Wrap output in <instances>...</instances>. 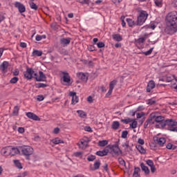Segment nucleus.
I'll return each mask as SVG.
<instances>
[{
    "label": "nucleus",
    "mask_w": 177,
    "mask_h": 177,
    "mask_svg": "<svg viewBox=\"0 0 177 177\" xmlns=\"http://www.w3.org/2000/svg\"><path fill=\"white\" fill-rule=\"evenodd\" d=\"M97 156L100 157H104V156H107L109 154V149H104L102 151H98L96 152Z\"/></svg>",
    "instance_id": "19"
},
{
    "label": "nucleus",
    "mask_w": 177,
    "mask_h": 177,
    "mask_svg": "<svg viewBox=\"0 0 177 177\" xmlns=\"http://www.w3.org/2000/svg\"><path fill=\"white\" fill-rule=\"evenodd\" d=\"M87 160L88 161H95V160H96V156L93 155L88 156Z\"/></svg>",
    "instance_id": "48"
},
{
    "label": "nucleus",
    "mask_w": 177,
    "mask_h": 177,
    "mask_svg": "<svg viewBox=\"0 0 177 177\" xmlns=\"http://www.w3.org/2000/svg\"><path fill=\"white\" fill-rule=\"evenodd\" d=\"M77 77H79L80 80H82V81H84V82H86L88 81V76L86 75V74L84 73H77Z\"/></svg>",
    "instance_id": "15"
},
{
    "label": "nucleus",
    "mask_w": 177,
    "mask_h": 177,
    "mask_svg": "<svg viewBox=\"0 0 177 177\" xmlns=\"http://www.w3.org/2000/svg\"><path fill=\"white\" fill-rule=\"evenodd\" d=\"M97 48H104V43H103L102 41H100L97 44Z\"/></svg>",
    "instance_id": "52"
},
{
    "label": "nucleus",
    "mask_w": 177,
    "mask_h": 177,
    "mask_svg": "<svg viewBox=\"0 0 177 177\" xmlns=\"http://www.w3.org/2000/svg\"><path fill=\"white\" fill-rule=\"evenodd\" d=\"M138 16L137 18L136 26H143L149 17V13L143 10H138Z\"/></svg>",
    "instance_id": "3"
},
{
    "label": "nucleus",
    "mask_w": 177,
    "mask_h": 177,
    "mask_svg": "<svg viewBox=\"0 0 177 177\" xmlns=\"http://www.w3.org/2000/svg\"><path fill=\"white\" fill-rule=\"evenodd\" d=\"M141 169L145 172L146 175H149L150 174V169H149V167L145 165V163L142 162L140 164Z\"/></svg>",
    "instance_id": "20"
},
{
    "label": "nucleus",
    "mask_w": 177,
    "mask_h": 177,
    "mask_svg": "<svg viewBox=\"0 0 177 177\" xmlns=\"http://www.w3.org/2000/svg\"><path fill=\"white\" fill-rule=\"evenodd\" d=\"M166 147L169 150H175V149H176V147H175L174 145H172L171 143L167 144Z\"/></svg>",
    "instance_id": "40"
},
{
    "label": "nucleus",
    "mask_w": 177,
    "mask_h": 177,
    "mask_svg": "<svg viewBox=\"0 0 177 177\" xmlns=\"http://www.w3.org/2000/svg\"><path fill=\"white\" fill-rule=\"evenodd\" d=\"M136 149L140 153V154H146V149L142 145H136Z\"/></svg>",
    "instance_id": "22"
},
{
    "label": "nucleus",
    "mask_w": 177,
    "mask_h": 177,
    "mask_svg": "<svg viewBox=\"0 0 177 177\" xmlns=\"http://www.w3.org/2000/svg\"><path fill=\"white\" fill-rule=\"evenodd\" d=\"M46 38V35H37L36 36V41H41V39H45Z\"/></svg>",
    "instance_id": "39"
},
{
    "label": "nucleus",
    "mask_w": 177,
    "mask_h": 177,
    "mask_svg": "<svg viewBox=\"0 0 177 177\" xmlns=\"http://www.w3.org/2000/svg\"><path fill=\"white\" fill-rule=\"evenodd\" d=\"M167 82H171V88H173L174 89H176V88L172 86L174 85V84H176V82H177V80L176 79L171 80L169 77H167Z\"/></svg>",
    "instance_id": "27"
},
{
    "label": "nucleus",
    "mask_w": 177,
    "mask_h": 177,
    "mask_svg": "<svg viewBox=\"0 0 177 177\" xmlns=\"http://www.w3.org/2000/svg\"><path fill=\"white\" fill-rule=\"evenodd\" d=\"M69 96L72 97V104H76V103H78V96H77V93L71 91L69 93Z\"/></svg>",
    "instance_id": "11"
},
{
    "label": "nucleus",
    "mask_w": 177,
    "mask_h": 177,
    "mask_svg": "<svg viewBox=\"0 0 177 177\" xmlns=\"http://www.w3.org/2000/svg\"><path fill=\"white\" fill-rule=\"evenodd\" d=\"M44 95H38L37 100L39 102H42V100H44Z\"/></svg>",
    "instance_id": "62"
},
{
    "label": "nucleus",
    "mask_w": 177,
    "mask_h": 177,
    "mask_svg": "<svg viewBox=\"0 0 177 177\" xmlns=\"http://www.w3.org/2000/svg\"><path fill=\"white\" fill-rule=\"evenodd\" d=\"M18 132L19 133H24V127H19Z\"/></svg>",
    "instance_id": "60"
},
{
    "label": "nucleus",
    "mask_w": 177,
    "mask_h": 177,
    "mask_svg": "<svg viewBox=\"0 0 177 177\" xmlns=\"http://www.w3.org/2000/svg\"><path fill=\"white\" fill-rule=\"evenodd\" d=\"M87 102H88V103H93V97H92V96H88L87 97Z\"/></svg>",
    "instance_id": "58"
},
{
    "label": "nucleus",
    "mask_w": 177,
    "mask_h": 177,
    "mask_svg": "<svg viewBox=\"0 0 177 177\" xmlns=\"http://www.w3.org/2000/svg\"><path fill=\"white\" fill-rule=\"evenodd\" d=\"M59 132H60V129L59 127H56L54 129L53 133H55V135H57Z\"/></svg>",
    "instance_id": "56"
},
{
    "label": "nucleus",
    "mask_w": 177,
    "mask_h": 177,
    "mask_svg": "<svg viewBox=\"0 0 177 177\" xmlns=\"http://www.w3.org/2000/svg\"><path fill=\"white\" fill-rule=\"evenodd\" d=\"M154 88H156V83L153 80L149 81L147 86V92H151V89Z\"/></svg>",
    "instance_id": "14"
},
{
    "label": "nucleus",
    "mask_w": 177,
    "mask_h": 177,
    "mask_svg": "<svg viewBox=\"0 0 177 177\" xmlns=\"http://www.w3.org/2000/svg\"><path fill=\"white\" fill-rule=\"evenodd\" d=\"M140 171V169L139 167H136L134 169V171L133 173V177H139V172Z\"/></svg>",
    "instance_id": "29"
},
{
    "label": "nucleus",
    "mask_w": 177,
    "mask_h": 177,
    "mask_svg": "<svg viewBox=\"0 0 177 177\" xmlns=\"http://www.w3.org/2000/svg\"><path fill=\"white\" fill-rule=\"evenodd\" d=\"M166 25L173 34L177 32V12L171 11L166 16Z\"/></svg>",
    "instance_id": "2"
},
{
    "label": "nucleus",
    "mask_w": 177,
    "mask_h": 177,
    "mask_svg": "<svg viewBox=\"0 0 177 177\" xmlns=\"http://www.w3.org/2000/svg\"><path fill=\"white\" fill-rule=\"evenodd\" d=\"M138 143H139V145H145V140H143L142 138H139Z\"/></svg>",
    "instance_id": "63"
},
{
    "label": "nucleus",
    "mask_w": 177,
    "mask_h": 177,
    "mask_svg": "<svg viewBox=\"0 0 177 177\" xmlns=\"http://www.w3.org/2000/svg\"><path fill=\"white\" fill-rule=\"evenodd\" d=\"M121 122H123V124H129V122H132V120L131 118L122 119Z\"/></svg>",
    "instance_id": "42"
},
{
    "label": "nucleus",
    "mask_w": 177,
    "mask_h": 177,
    "mask_svg": "<svg viewBox=\"0 0 177 177\" xmlns=\"http://www.w3.org/2000/svg\"><path fill=\"white\" fill-rule=\"evenodd\" d=\"M15 8H17L19 13H24L26 12V6L19 1L15 3Z\"/></svg>",
    "instance_id": "9"
},
{
    "label": "nucleus",
    "mask_w": 177,
    "mask_h": 177,
    "mask_svg": "<svg viewBox=\"0 0 177 177\" xmlns=\"http://www.w3.org/2000/svg\"><path fill=\"white\" fill-rule=\"evenodd\" d=\"M167 140L164 138H160L157 139V143L159 145V146H164Z\"/></svg>",
    "instance_id": "23"
},
{
    "label": "nucleus",
    "mask_w": 177,
    "mask_h": 177,
    "mask_svg": "<svg viewBox=\"0 0 177 177\" xmlns=\"http://www.w3.org/2000/svg\"><path fill=\"white\" fill-rule=\"evenodd\" d=\"M19 81V77H14L10 80V84H16Z\"/></svg>",
    "instance_id": "47"
},
{
    "label": "nucleus",
    "mask_w": 177,
    "mask_h": 177,
    "mask_svg": "<svg viewBox=\"0 0 177 177\" xmlns=\"http://www.w3.org/2000/svg\"><path fill=\"white\" fill-rule=\"evenodd\" d=\"M88 146V142L82 140L80 141V143L79 144L80 149H82V150L86 149V147Z\"/></svg>",
    "instance_id": "21"
},
{
    "label": "nucleus",
    "mask_w": 177,
    "mask_h": 177,
    "mask_svg": "<svg viewBox=\"0 0 177 177\" xmlns=\"http://www.w3.org/2000/svg\"><path fill=\"white\" fill-rule=\"evenodd\" d=\"M1 156H4V157L10 156V146L2 148L1 150Z\"/></svg>",
    "instance_id": "10"
},
{
    "label": "nucleus",
    "mask_w": 177,
    "mask_h": 177,
    "mask_svg": "<svg viewBox=\"0 0 177 177\" xmlns=\"http://www.w3.org/2000/svg\"><path fill=\"white\" fill-rule=\"evenodd\" d=\"M127 22L129 27H133V26H136V23L135 22V21L132 20L131 19L127 18Z\"/></svg>",
    "instance_id": "25"
},
{
    "label": "nucleus",
    "mask_w": 177,
    "mask_h": 177,
    "mask_svg": "<svg viewBox=\"0 0 177 177\" xmlns=\"http://www.w3.org/2000/svg\"><path fill=\"white\" fill-rule=\"evenodd\" d=\"M8 66H9V63L6 61H4L1 65V68L2 71H5V69L8 68Z\"/></svg>",
    "instance_id": "28"
},
{
    "label": "nucleus",
    "mask_w": 177,
    "mask_h": 177,
    "mask_svg": "<svg viewBox=\"0 0 177 177\" xmlns=\"http://www.w3.org/2000/svg\"><path fill=\"white\" fill-rule=\"evenodd\" d=\"M12 114L13 115H17L19 114V106H15Z\"/></svg>",
    "instance_id": "43"
},
{
    "label": "nucleus",
    "mask_w": 177,
    "mask_h": 177,
    "mask_svg": "<svg viewBox=\"0 0 177 177\" xmlns=\"http://www.w3.org/2000/svg\"><path fill=\"white\" fill-rule=\"evenodd\" d=\"M14 164L17 168H19V169H21L23 168L21 163L19 160H14Z\"/></svg>",
    "instance_id": "36"
},
{
    "label": "nucleus",
    "mask_w": 177,
    "mask_h": 177,
    "mask_svg": "<svg viewBox=\"0 0 177 177\" xmlns=\"http://www.w3.org/2000/svg\"><path fill=\"white\" fill-rule=\"evenodd\" d=\"M48 86V85H46V84L44 83H37L35 84V88H46Z\"/></svg>",
    "instance_id": "38"
},
{
    "label": "nucleus",
    "mask_w": 177,
    "mask_h": 177,
    "mask_svg": "<svg viewBox=\"0 0 177 177\" xmlns=\"http://www.w3.org/2000/svg\"><path fill=\"white\" fill-rule=\"evenodd\" d=\"M156 122L160 124L162 128H165V118L160 115V112H153L150 113L148 119L144 124V128L149 127V124H154Z\"/></svg>",
    "instance_id": "1"
},
{
    "label": "nucleus",
    "mask_w": 177,
    "mask_h": 177,
    "mask_svg": "<svg viewBox=\"0 0 177 177\" xmlns=\"http://www.w3.org/2000/svg\"><path fill=\"white\" fill-rule=\"evenodd\" d=\"M50 27H51L52 30H56L59 28V26H57V24H56V23L51 24Z\"/></svg>",
    "instance_id": "44"
},
{
    "label": "nucleus",
    "mask_w": 177,
    "mask_h": 177,
    "mask_svg": "<svg viewBox=\"0 0 177 177\" xmlns=\"http://www.w3.org/2000/svg\"><path fill=\"white\" fill-rule=\"evenodd\" d=\"M109 149H111V151L115 153V154H118L120 151H121V149H120V147H118V145H112L109 147Z\"/></svg>",
    "instance_id": "17"
},
{
    "label": "nucleus",
    "mask_w": 177,
    "mask_h": 177,
    "mask_svg": "<svg viewBox=\"0 0 177 177\" xmlns=\"http://www.w3.org/2000/svg\"><path fill=\"white\" fill-rule=\"evenodd\" d=\"M35 74H37V73L34 71V69H32V68L27 67L26 71L24 72V78L28 80H32Z\"/></svg>",
    "instance_id": "7"
},
{
    "label": "nucleus",
    "mask_w": 177,
    "mask_h": 177,
    "mask_svg": "<svg viewBox=\"0 0 177 177\" xmlns=\"http://www.w3.org/2000/svg\"><path fill=\"white\" fill-rule=\"evenodd\" d=\"M26 116L28 118H30V120H33L34 121H39V117H38L37 115H35L34 113L28 112L26 113Z\"/></svg>",
    "instance_id": "12"
},
{
    "label": "nucleus",
    "mask_w": 177,
    "mask_h": 177,
    "mask_svg": "<svg viewBox=\"0 0 177 177\" xmlns=\"http://www.w3.org/2000/svg\"><path fill=\"white\" fill-rule=\"evenodd\" d=\"M115 85H117V81L116 80H113L109 84V89H111V90L114 89V86H115Z\"/></svg>",
    "instance_id": "35"
},
{
    "label": "nucleus",
    "mask_w": 177,
    "mask_h": 177,
    "mask_svg": "<svg viewBox=\"0 0 177 177\" xmlns=\"http://www.w3.org/2000/svg\"><path fill=\"white\" fill-rule=\"evenodd\" d=\"M153 49L154 48H151L149 50L144 52L143 55H145V56H149V55H151V53H153Z\"/></svg>",
    "instance_id": "46"
},
{
    "label": "nucleus",
    "mask_w": 177,
    "mask_h": 177,
    "mask_svg": "<svg viewBox=\"0 0 177 177\" xmlns=\"http://www.w3.org/2000/svg\"><path fill=\"white\" fill-rule=\"evenodd\" d=\"M19 73H20V71H19V69H15L14 71H12V74L15 77L19 75Z\"/></svg>",
    "instance_id": "55"
},
{
    "label": "nucleus",
    "mask_w": 177,
    "mask_h": 177,
    "mask_svg": "<svg viewBox=\"0 0 177 177\" xmlns=\"http://www.w3.org/2000/svg\"><path fill=\"white\" fill-rule=\"evenodd\" d=\"M39 76H38V73H37L34 75L35 80H36V81H37L38 82L45 81V80H46V76L45 75V74H44V72L41 71H39Z\"/></svg>",
    "instance_id": "8"
},
{
    "label": "nucleus",
    "mask_w": 177,
    "mask_h": 177,
    "mask_svg": "<svg viewBox=\"0 0 177 177\" xmlns=\"http://www.w3.org/2000/svg\"><path fill=\"white\" fill-rule=\"evenodd\" d=\"M127 136H128V131H123L122 132V139H127Z\"/></svg>",
    "instance_id": "49"
},
{
    "label": "nucleus",
    "mask_w": 177,
    "mask_h": 177,
    "mask_svg": "<svg viewBox=\"0 0 177 177\" xmlns=\"http://www.w3.org/2000/svg\"><path fill=\"white\" fill-rule=\"evenodd\" d=\"M70 42H71V38H62L60 39V44L63 45V46H67V45H70Z\"/></svg>",
    "instance_id": "13"
},
{
    "label": "nucleus",
    "mask_w": 177,
    "mask_h": 177,
    "mask_svg": "<svg viewBox=\"0 0 177 177\" xmlns=\"http://www.w3.org/2000/svg\"><path fill=\"white\" fill-rule=\"evenodd\" d=\"M29 5L30 6V9H33V10H38V6H37L34 2L30 1Z\"/></svg>",
    "instance_id": "32"
},
{
    "label": "nucleus",
    "mask_w": 177,
    "mask_h": 177,
    "mask_svg": "<svg viewBox=\"0 0 177 177\" xmlns=\"http://www.w3.org/2000/svg\"><path fill=\"white\" fill-rule=\"evenodd\" d=\"M148 37H149V34L145 33L144 35V37H140L139 39H138L136 42H138V44H144V42L147 39Z\"/></svg>",
    "instance_id": "18"
},
{
    "label": "nucleus",
    "mask_w": 177,
    "mask_h": 177,
    "mask_svg": "<svg viewBox=\"0 0 177 177\" xmlns=\"http://www.w3.org/2000/svg\"><path fill=\"white\" fill-rule=\"evenodd\" d=\"M94 167H93V171H96V169H99L100 168V162H95L94 163Z\"/></svg>",
    "instance_id": "41"
},
{
    "label": "nucleus",
    "mask_w": 177,
    "mask_h": 177,
    "mask_svg": "<svg viewBox=\"0 0 177 177\" xmlns=\"http://www.w3.org/2000/svg\"><path fill=\"white\" fill-rule=\"evenodd\" d=\"M154 3L156 6L161 8V6H162V0H154Z\"/></svg>",
    "instance_id": "37"
},
{
    "label": "nucleus",
    "mask_w": 177,
    "mask_h": 177,
    "mask_svg": "<svg viewBox=\"0 0 177 177\" xmlns=\"http://www.w3.org/2000/svg\"><path fill=\"white\" fill-rule=\"evenodd\" d=\"M32 56H42V51H39L38 50H34L32 53Z\"/></svg>",
    "instance_id": "31"
},
{
    "label": "nucleus",
    "mask_w": 177,
    "mask_h": 177,
    "mask_svg": "<svg viewBox=\"0 0 177 177\" xmlns=\"http://www.w3.org/2000/svg\"><path fill=\"white\" fill-rule=\"evenodd\" d=\"M74 156L75 157H82V152H75Z\"/></svg>",
    "instance_id": "57"
},
{
    "label": "nucleus",
    "mask_w": 177,
    "mask_h": 177,
    "mask_svg": "<svg viewBox=\"0 0 177 177\" xmlns=\"http://www.w3.org/2000/svg\"><path fill=\"white\" fill-rule=\"evenodd\" d=\"M156 171H157V169H156V166H154V165H153V166H151V172L152 174H154V172H156Z\"/></svg>",
    "instance_id": "59"
},
{
    "label": "nucleus",
    "mask_w": 177,
    "mask_h": 177,
    "mask_svg": "<svg viewBox=\"0 0 177 177\" xmlns=\"http://www.w3.org/2000/svg\"><path fill=\"white\" fill-rule=\"evenodd\" d=\"M118 162L120 164V165H123V167H125V160H124L122 158H118Z\"/></svg>",
    "instance_id": "50"
},
{
    "label": "nucleus",
    "mask_w": 177,
    "mask_h": 177,
    "mask_svg": "<svg viewBox=\"0 0 177 177\" xmlns=\"http://www.w3.org/2000/svg\"><path fill=\"white\" fill-rule=\"evenodd\" d=\"M145 115V113L142 112L140 113H137V118H142Z\"/></svg>",
    "instance_id": "61"
},
{
    "label": "nucleus",
    "mask_w": 177,
    "mask_h": 177,
    "mask_svg": "<svg viewBox=\"0 0 177 177\" xmlns=\"http://www.w3.org/2000/svg\"><path fill=\"white\" fill-rule=\"evenodd\" d=\"M130 127H131L133 129H135V128L138 127V122H136V120H133L132 123L130 124Z\"/></svg>",
    "instance_id": "45"
},
{
    "label": "nucleus",
    "mask_w": 177,
    "mask_h": 177,
    "mask_svg": "<svg viewBox=\"0 0 177 177\" xmlns=\"http://www.w3.org/2000/svg\"><path fill=\"white\" fill-rule=\"evenodd\" d=\"M148 104H149L150 106H153V104H156V100L153 99L149 100Z\"/></svg>",
    "instance_id": "54"
},
{
    "label": "nucleus",
    "mask_w": 177,
    "mask_h": 177,
    "mask_svg": "<svg viewBox=\"0 0 177 177\" xmlns=\"http://www.w3.org/2000/svg\"><path fill=\"white\" fill-rule=\"evenodd\" d=\"M21 151L23 156L26 157V160H30V156L34 154V149L28 145H24L21 147Z\"/></svg>",
    "instance_id": "4"
},
{
    "label": "nucleus",
    "mask_w": 177,
    "mask_h": 177,
    "mask_svg": "<svg viewBox=\"0 0 177 177\" xmlns=\"http://www.w3.org/2000/svg\"><path fill=\"white\" fill-rule=\"evenodd\" d=\"M113 38L115 39V41H122V37H121V35L118 34L113 35Z\"/></svg>",
    "instance_id": "34"
},
{
    "label": "nucleus",
    "mask_w": 177,
    "mask_h": 177,
    "mask_svg": "<svg viewBox=\"0 0 177 177\" xmlns=\"http://www.w3.org/2000/svg\"><path fill=\"white\" fill-rule=\"evenodd\" d=\"M85 131H86L87 132H92V129L91 128V127H86L84 128Z\"/></svg>",
    "instance_id": "64"
},
{
    "label": "nucleus",
    "mask_w": 177,
    "mask_h": 177,
    "mask_svg": "<svg viewBox=\"0 0 177 177\" xmlns=\"http://www.w3.org/2000/svg\"><path fill=\"white\" fill-rule=\"evenodd\" d=\"M77 114H79V117H80V118H85V117H86V113H85L84 111H77Z\"/></svg>",
    "instance_id": "30"
},
{
    "label": "nucleus",
    "mask_w": 177,
    "mask_h": 177,
    "mask_svg": "<svg viewBox=\"0 0 177 177\" xmlns=\"http://www.w3.org/2000/svg\"><path fill=\"white\" fill-rule=\"evenodd\" d=\"M17 154H20V150L17 147H10V156H17Z\"/></svg>",
    "instance_id": "16"
},
{
    "label": "nucleus",
    "mask_w": 177,
    "mask_h": 177,
    "mask_svg": "<svg viewBox=\"0 0 177 177\" xmlns=\"http://www.w3.org/2000/svg\"><path fill=\"white\" fill-rule=\"evenodd\" d=\"M52 142L54 145H60V143H64V141H63V140H62L59 138H56L52 140Z\"/></svg>",
    "instance_id": "24"
},
{
    "label": "nucleus",
    "mask_w": 177,
    "mask_h": 177,
    "mask_svg": "<svg viewBox=\"0 0 177 177\" xmlns=\"http://www.w3.org/2000/svg\"><path fill=\"white\" fill-rule=\"evenodd\" d=\"M60 74H62L63 75L62 80L64 82L65 85L70 86L73 84V82H71V77H70V74H68V72L61 71Z\"/></svg>",
    "instance_id": "6"
},
{
    "label": "nucleus",
    "mask_w": 177,
    "mask_h": 177,
    "mask_svg": "<svg viewBox=\"0 0 177 177\" xmlns=\"http://www.w3.org/2000/svg\"><path fill=\"white\" fill-rule=\"evenodd\" d=\"M79 2L80 3L86 4V5H89V0H79Z\"/></svg>",
    "instance_id": "53"
},
{
    "label": "nucleus",
    "mask_w": 177,
    "mask_h": 177,
    "mask_svg": "<svg viewBox=\"0 0 177 177\" xmlns=\"http://www.w3.org/2000/svg\"><path fill=\"white\" fill-rule=\"evenodd\" d=\"M146 163L147 164V165H149V167H153V166H154V162H153V160H147V161H146Z\"/></svg>",
    "instance_id": "51"
},
{
    "label": "nucleus",
    "mask_w": 177,
    "mask_h": 177,
    "mask_svg": "<svg viewBox=\"0 0 177 177\" xmlns=\"http://www.w3.org/2000/svg\"><path fill=\"white\" fill-rule=\"evenodd\" d=\"M111 128L115 130L118 129V128H120V122H118V121L113 122Z\"/></svg>",
    "instance_id": "26"
},
{
    "label": "nucleus",
    "mask_w": 177,
    "mask_h": 177,
    "mask_svg": "<svg viewBox=\"0 0 177 177\" xmlns=\"http://www.w3.org/2000/svg\"><path fill=\"white\" fill-rule=\"evenodd\" d=\"M108 143H109L108 140H101V141H99L98 145L100 147H104V146L107 145Z\"/></svg>",
    "instance_id": "33"
},
{
    "label": "nucleus",
    "mask_w": 177,
    "mask_h": 177,
    "mask_svg": "<svg viewBox=\"0 0 177 177\" xmlns=\"http://www.w3.org/2000/svg\"><path fill=\"white\" fill-rule=\"evenodd\" d=\"M168 126L169 131L177 132V122L170 119L165 121V127Z\"/></svg>",
    "instance_id": "5"
}]
</instances>
